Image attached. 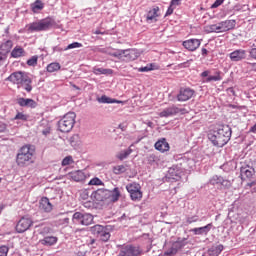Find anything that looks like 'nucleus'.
<instances>
[{"label":"nucleus","instance_id":"nucleus-13","mask_svg":"<svg viewBox=\"0 0 256 256\" xmlns=\"http://www.w3.org/2000/svg\"><path fill=\"white\" fill-rule=\"evenodd\" d=\"M195 95V90L191 88H180V91L177 95V101H189Z\"/></svg>","mask_w":256,"mask_h":256},{"label":"nucleus","instance_id":"nucleus-38","mask_svg":"<svg viewBox=\"0 0 256 256\" xmlns=\"http://www.w3.org/2000/svg\"><path fill=\"white\" fill-rule=\"evenodd\" d=\"M37 61H39V56H32L27 60V65H29V67H35L37 65Z\"/></svg>","mask_w":256,"mask_h":256},{"label":"nucleus","instance_id":"nucleus-46","mask_svg":"<svg viewBox=\"0 0 256 256\" xmlns=\"http://www.w3.org/2000/svg\"><path fill=\"white\" fill-rule=\"evenodd\" d=\"M39 233L42 235V237H46L45 235H49V233H51V228L44 227L39 231Z\"/></svg>","mask_w":256,"mask_h":256},{"label":"nucleus","instance_id":"nucleus-14","mask_svg":"<svg viewBox=\"0 0 256 256\" xmlns=\"http://www.w3.org/2000/svg\"><path fill=\"white\" fill-rule=\"evenodd\" d=\"M182 46L184 49H187V51H197V49L201 47V40L195 38L188 39L183 41Z\"/></svg>","mask_w":256,"mask_h":256},{"label":"nucleus","instance_id":"nucleus-45","mask_svg":"<svg viewBox=\"0 0 256 256\" xmlns=\"http://www.w3.org/2000/svg\"><path fill=\"white\" fill-rule=\"evenodd\" d=\"M197 221H199V217L192 216V217L187 218L186 223H187V225H191V223H197Z\"/></svg>","mask_w":256,"mask_h":256},{"label":"nucleus","instance_id":"nucleus-1","mask_svg":"<svg viewBox=\"0 0 256 256\" xmlns=\"http://www.w3.org/2000/svg\"><path fill=\"white\" fill-rule=\"evenodd\" d=\"M231 133V127L223 125L217 130L210 131L208 139L214 147H225L231 141Z\"/></svg>","mask_w":256,"mask_h":256},{"label":"nucleus","instance_id":"nucleus-60","mask_svg":"<svg viewBox=\"0 0 256 256\" xmlns=\"http://www.w3.org/2000/svg\"><path fill=\"white\" fill-rule=\"evenodd\" d=\"M219 251H223V245L218 246Z\"/></svg>","mask_w":256,"mask_h":256},{"label":"nucleus","instance_id":"nucleus-42","mask_svg":"<svg viewBox=\"0 0 256 256\" xmlns=\"http://www.w3.org/2000/svg\"><path fill=\"white\" fill-rule=\"evenodd\" d=\"M88 185H103V181H101V179L98 177H95L89 181Z\"/></svg>","mask_w":256,"mask_h":256},{"label":"nucleus","instance_id":"nucleus-29","mask_svg":"<svg viewBox=\"0 0 256 256\" xmlns=\"http://www.w3.org/2000/svg\"><path fill=\"white\" fill-rule=\"evenodd\" d=\"M119 197H121V192L119 191V188H114L112 191H110L109 198L110 201L113 203L119 201Z\"/></svg>","mask_w":256,"mask_h":256},{"label":"nucleus","instance_id":"nucleus-63","mask_svg":"<svg viewBox=\"0 0 256 256\" xmlns=\"http://www.w3.org/2000/svg\"><path fill=\"white\" fill-rule=\"evenodd\" d=\"M93 243H95V239H92V240H91V245H93Z\"/></svg>","mask_w":256,"mask_h":256},{"label":"nucleus","instance_id":"nucleus-7","mask_svg":"<svg viewBox=\"0 0 256 256\" xmlns=\"http://www.w3.org/2000/svg\"><path fill=\"white\" fill-rule=\"evenodd\" d=\"M126 191L130 194L132 201L139 202L143 199V191H141V184L133 182L126 185Z\"/></svg>","mask_w":256,"mask_h":256},{"label":"nucleus","instance_id":"nucleus-36","mask_svg":"<svg viewBox=\"0 0 256 256\" xmlns=\"http://www.w3.org/2000/svg\"><path fill=\"white\" fill-rule=\"evenodd\" d=\"M28 119H29V115L23 112H18L14 117V121H28Z\"/></svg>","mask_w":256,"mask_h":256},{"label":"nucleus","instance_id":"nucleus-28","mask_svg":"<svg viewBox=\"0 0 256 256\" xmlns=\"http://www.w3.org/2000/svg\"><path fill=\"white\" fill-rule=\"evenodd\" d=\"M25 55V49L21 46H16L12 52H11V57L14 59H18V57H23Z\"/></svg>","mask_w":256,"mask_h":256},{"label":"nucleus","instance_id":"nucleus-20","mask_svg":"<svg viewBox=\"0 0 256 256\" xmlns=\"http://www.w3.org/2000/svg\"><path fill=\"white\" fill-rule=\"evenodd\" d=\"M246 57L247 51L243 49H238L230 53L231 61H243V59H246Z\"/></svg>","mask_w":256,"mask_h":256},{"label":"nucleus","instance_id":"nucleus-62","mask_svg":"<svg viewBox=\"0 0 256 256\" xmlns=\"http://www.w3.org/2000/svg\"><path fill=\"white\" fill-rule=\"evenodd\" d=\"M253 69H256V63L252 64Z\"/></svg>","mask_w":256,"mask_h":256},{"label":"nucleus","instance_id":"nucleus-49","mask_svg":"<svg viewBox=\"0 0 256 256\" xmlns=\"http://www.w3.org/2000/svg\"><path fill=\"white\" fill-rule=\"evenodd\" d=\"M140 73H146L147 71H153V68L151 66L141 67L138 69Z\"/></svg>","mask_w":256,"mask_h":256},{"label":"nucleus","instance_id":"nucleus-41","mask_svg":"<svg viewBox=\"0 0 256 256\" xmlns=\"http://www.w3.org/2000/svg\"><path fill=\"white\" fill-rule=\"evenodd\" d=\"M71 163H73V157L72 156H66L63 160H62V166L66 167V165H71Z\"/></svg>","mask_w":256,"mask_h":256},{"label":"nucleus","instance_id":"nucleus-44","mask_svg":"<svg viewBox=\"0 0 256 256\" xmlns=\"http://www.w3.org/2000/svg\"><path fill=\"white\" fill-rule=\"evenodd\" d=\"M99 102L100 103H115V101H113V99L107 97V96H102L100 99H99Z\"/></svg>","mask_w":256,"mask_h":256},{"label":"nucleus","instance_id":"nucleus-34","mask_svg":"<svg viewBox=\"0 0 256 256\" xmlns=\"http://www.w3.org/2000/svg\"><path fill=\"white\" fill-rule=\"evenodd\" d=\"M127 171V167L125 165H117L113 167V174L114 175H122Z\"/></svg>","mask_w":256,"mask_h":256},{"label":"nucleus","instance_id":"nucleus-32","mask_svg":"<svg viewBox=\"0 0 256 256\" xmlns=\"http://www.w3.org/2000/svg\"><path fill=\"white\" fill-rule=\"evenodd\" d=\"M43 7H45V5L41 1H36L31 4V9L33 13H39L40 11H42Z\"/></svg>","mask_w":256,"mask_h":256},{"label":"nucleus","instance_id":"nucleus-47","mask_svg":"<svg viewBox=\"0 0 256 256\" xmlns=\"http://www.w3.org/2000/svg\"><path fill=\"white\" fill-rule=\"evenodd\" d=\"M58 225H64V227H67L69 225V218H62L57 221Z\"/></svg>","mask_w":256,"mask_h":256},{"label":"nucleus","instance_id":"nucleus-21","mask_svg":"<svg viewBox=\"0 0 256 256\" xmlns=\"http://www.w3.org/2000/svg\"><path fill=\"white\" fill-rule=\"evenodd\" d=\"M68 177L69 179H72V181H76L77 183L85 181L86 179L85 172L81 170H76L68 173Z\"/></svg>","mask_w":256,"mask_h":256},{"label":"nucleus","instance_id":"nucleus-61","mask_svg":"<svg viewBox=\"0 0 256 256\" xmlns=\"http://www.w3.org/2000/svg\"><path fill=\"white\" fill-rule=\"evenodd\" d=\"M74 89H77L79 91V87L77 85H73Z\"/></svg>","mask_w":256,"mask_h":256},{"label":"nucleus","instance_id":"nucleus-24","mask_svg":"<svg viewBox=\"0 0 256 256\" xmlns=\"http://www.w3.org/2000/svg\"><path fill=\"white\" fill-rule=\"evenodd\" d=\"M157 17H159V7H154L150 9L146 15L147 23H153V21H157Z\"/></svg>","mask_w":256,"mask_h":256},{"label":"nucleus","instance_id":"nucleus-57","mask_svg":"<svg viewBox=\"0 0 256 256\" xmlns=\"http://www.w3.org/2000/svg\"><path fill=\"white\" fill-rule=\"evenodd\" d=\"M209 73L210 72L208 70H206V71L201 73V77H209Z\"/></svg>","mask_w":256,"mask_h":256},{"label":"nucleus","instance_id":"nucleus-33","mask_svg":"<svg viewBox=\"0 0 256 256\" xmlns=\"http://www.w3.org/2000/svg\"><path fill=\"white\" fill-rule=\"evenodd\" d=\"M46 69L48 73H55V71H59V69H61V64L57 62H53V63H50Z\"/></svg>","mask_w":256,"mask_h":256},{"label":"nucleus","instance_id":"nucleus-26","mask_svg":"<svg viewBox=\"0 0 256 256\" xmlns=\"http://www.w3.org/2000/svg\"><path fill=\"white\" fill-rule=\"evenodd\" d=\"M211 227H213V224L209 223L204 227L193 228L192 233H194V235H207V233L211 231Z\"/></svg>","mask_w":256,"mask_h":256},{"label":"nucleus","instance_id":"nucleus-17","mask_svg":"<svg viewBox=\"0 0 256 256\" xmlns=\"http://www.w3.org/2000/svg\"><path fill=\"white\" fill-rule=\"evenodd\" d=\"M241 179H252L253 175H255V168L245 165L240 169Z\"/></svg>","mask_w":256,"mask_h":256},{"label":"nucleus","instance_id":"nucleus-35","mask_svg":"<svg viewBox=\"0 0 256 256\" xmlns=\"http://www.w3.org/2000/svg\"><path fill=\"white\" fill-rule=\"evenodd\" d=\"M223 77H221V71H217L214 76H208L206 78V83H211V81H221Z\"/></svg>","mask_w":256,"mask_h":256},{"label":"nucleus","instance_id":"nucleus-39","mask_svg":"<svg viewBox=\"0 0 256 256\" xmlns=\"http://www.w3.org/2000/svg\"><path fill=\"white\" fill-rule=\"evenodd\" d=\"M79 47H83V44L79 43V42H73L71 44H69L64 51H69V49H79Z\"/></svg>","mask_w":256,"mask_h":256},{"label":"nucleus","instance_id":"nucleus-40","mask_svg":"<svg viewBox=\"0 0 256 256\" xmlns=\"http://www.w3.org/2000/svg\"><path fill=\"white\" fill-rule=\"evenodd\" d=\"M223 181L222 177L219 176H213V178L210 180V183L212 185H221V182Z\"/></svg>","mask_w":256,"mask_h":256},{"label":"nucleus","instance_id":"nucleus-16","mask_svg":"<svg viewBox=\"0 0 256 256\" xmlns=\"http://www.w3.org/2000/svg\"><path fill=\"white\" fill-rule=\"evenodd\" d=\"M183 111L179 107L172 105L159 113V117H173V115H178Z\"/></svg>","mask_w":256,"mask_h":256},{"label":"nucleus","instance_id":"nucleus-30","mask_svg":"<svg viewBox=\"0 0 256 256\" xmlns=\"http://www.w3.org/2000/svg\"><path fill=\"white\" fill-rule=\"evenodd\" d=\"M94 75H113L112 69L93 68Z\"/></svg>","mask_w":256,"mask_h":256},{"label":"nucleus","instance_id":"nucleus-6","mask_svg":"<svg viewBox=\"0 0 256 256\" xmlns=\"http://www.w3.org/2000/svg\"><path fill=\"white\" fill-rule=\"evenodd\" d=\"M77 115L75 112H68L63 116V118L58 122V129L61 133H69L73 126L75 125V118Z\"/></svg>","mask_w":256,"mask_h":256},{"label":"nucleus","instance_id":"nucleus-25","mask_svg":"<svg viewBox=\"0 0 256 256\" xmlns=\"http://www.w3.org/2000/svg\"><path fill=\"white\" fill-rule=\"evenodd\" d=\"M11 49H13V41L8 40L1 44L0 46V53L7 57L9 53H11Z\"/></svg>","mask_w":256,"mask_h":256},{"label":"nucleus","instance_id":"nucleus-3","mask_svg":"<svg viewBox=\"0 0 256 256\" xmlns=\"http://www.w3.org/2000/svg\"><path fill=\"white\" fill-rule=\"evenodd\" d=\"M7 81H10V83H13V85H17L18 89H21V87H23V89H25L27 93H31V91H33V80L26 72H14L7 78Z\"/></svg>","mask_w":256,"mask_h":256},{"label":"nucleus","instance_id":"nucleus-8","mask_svg":"<svg viewBox=\"0 0 256 256\" xmlns=\"http://www.w3.org/2000/svg\"><path fill=\"white\" fill-rule=\"evenodd\" d=\"M143 253L139 245L127 244L120 247L118 256H140Z\"/></svg>","mask_w":256,"mask_h":256},{"label":"nucleus","instance_id":"nucleus-5","mask_svg":"<svg viewBox=\"0 0 256 256\" xmlns=\"http://www.w3.org/2000/svg\"><path fill=\"white\" fill-rule=\"evenodd\" d=\"M237 22L235 20H225L217 24H211L205 27L207 33H227L235 29Z\"/></svg>","mask_w":256,"mask_h":256},{"label":"nucleus","instance_id":"nucleus-37","mask_svg":"<svg viewBox=\"0 0 256 256\" xmlns=\"http://www.w3.org/2000/svg\"><path fill=\"white\" fill-rule=\"evenodd\" d=\"M174 5H180L179 1H172L168 10L166 11L165 17H169V15H173V11H175Z\"/></svg>","mask_w":256,"mask_h":256},{"label":"nucleus","instance_id":"nucleus-23","mask_svg":"<svg viewBox=\"0 0 256 256\" xmlns=\"http://www.w3.org/2000/svg\"><path fill=\"white\" fill-rule=\"evenodd\" d=\"M57 241H59V238L56 236H44L43 239L39 240V244L45 247H53V245L57 244Z\"/></svg>","mask_w":256,"mask_h":256},{"label":"nucleus","instance_id":"nucleus-55","mask_svg":"<svg viewBox=\"0 0 256 256\" xmlns=\"http://www.w3.org/2000/svg\"><path fill=\"white\" fill-rule=\"evenodd\" d=\"M202 55L203 57H207V55L209 54V51L207 50V48H202Z\"/></svg>","mask_w":256,"mask_h":256},{"label":"nucleus","instance_id":"nucleus-48","mask_svg":"<svg viewBox=\"0 0 256 256\" xmlns=\"http://www.w3.org/2000/svg\"><path fill=\"white\" fill-rule=\"evenodd\" d=\"M224 189H230L231 187V181L222 179V182L220 183Z\"/></svg>","mask_w":256,"mask_h":256},{"label":"nucleus","instance_id":"nucleus-15","mask_svg":"<svg viewBox=\"0 0 256 256\" xmlns=\"http://www.w3.org/2000/svg\"><path fill=\"white\" fill-rule=\"evenodd\" d=\"M109 195H111V191L107 189H98L92 193V199H95V201H105L109 199Z\"/></svg>","mask_w":256,"mask_h":256},{"label":"nucleus","instance_id":"nucleus-18","mask_svg":"<svg viewBox=\"0 0 256 256\" xmlns=\"http://www.w3.org/2000/svg\"><path fill=\"white\" fill-rule=\"evenodd\" d=\"M40 211H44V213H51L53 211V204L49 201V198L42 197L39 202Z\"/></svg>","mask_w":256,"mask_h":256},{"label":"nucleus","instance_id":"nucleus-64","mask_svg":"<svg viewBox=\"0 0 256 256\" xmlns=\"http://www.w3.org/2000/svg\"><path fill=\"white\" fill-rule=\"evenodd\" d=\"M249 185V187H253V183H250V184H248Z\"/></svg>","mask_w":256,"mask_h":256},{"label":"nucleus","instance_id":"nucleus-27","mask_svg":"<svg viewBox=\"0 0 256 256\" xmlns=\"http://www.w3.org/2000/svg\"><path fill=\"white\" fill-rule=\"evenodd\" d=\"M102 53H106V55H110V57H116V59H121V50L112 47L103 49Z\"/></svg>","mask_w":256,"mask_h":256},{"label":"nucleus","instance_id":"nucleus-59","mask_svg":"<svg viewBox=\"0 0 256 256\" xmlns=\"http://www.w3.org/2000/svg\"><path fill=\"white\" fill-rule=\"evenodd\" d=\"M112 101H114V103H123V101H121V100H116V99H112Z\"/></svg>","mask_w":256,"mask_h":256},{"label":"nucleus","instance_id":"nucleus-51","mask_svg":"<svg viewBox=\"0 0 256 256\" xmlns=\"http://www.w3.org/2000/svg\"><path fill=\"white\" fill-rule=\"evenodd\" d=\"M168 173L172 175V179H177V174H175V168H170Z\"/></svg>","mask_w":256,"mask_h":256},{"label":"nucleus","instance_id":"nucleus-22","mask_svg":"<svg viewBox=\"0 0 256 256\" xmlns=\"http://www.w3.org/2000/svg\"><path fill=\"white\" fill-rule=\"evenodd\" d=\"M17 103L20 107H30V109L37 107V103L31 98H18Z\"/></svg>","mask_w":256,"mask_h":256},{"label":"nucleus","instance_id":"nucleus-43","mask_svg":"<svg viewBox=\"0 0 256 256\" xmlns=\"http://www.w3.org/2000/svg\"><path fill=\"white\" fill-rule=\"evenodd\" d=\"M8 253H9V247L5 245L0 246V256H7Z\"/></svg>","mask_w":256,"mask_h":256},{"label":"nucleus","instance_id":"nucleus-52","mask_svg":"<svg viewBox=\"0 0 256 256\" xmlns=\"http://www.w3.org/2000/svg\"><path fill=\"white\" fill-rule=\"evenodd\" d=\"M222 3L223 1H216L211 5V9H217V7L221 6Z\"/></svg>","mask_w":256,"mask_h":256},{"label":"nucleus","instance_id":"nucleus-31","mask_svg":"<svg viewBox=\"0 0 256 256\" xmlns=\"http://www.w3.org/2000/svg\"><path fill=\"white\" fill-rule=\"evenodd\" d=\"M133 153V150L131 148H128L127 150H124L116 155L117 159L120 161H123L124 159H127L131 154Z\"/></svg>","mask_w":256,"mask_h":256},{"label":"nucleus","instance_id":"nucleus-12","mask_svg":"<svg viewBox=\"0 0 256 256\" xmlns=\"http://www.w3.org/2000/svg\"><path fill=\"white\" fill-rule=\"evenodd\" d=\"M139 55V50L135 48L120 50V59L124 57L125 61H135L139 59Z\"/></svg>","mask_w":256,"mask_h":256},{"label":"nucleus","instance_id":"nucleus-11","mask_svg":"<svg viewBox=\"0 0 256 256\" xmlns=\"http://www.w3.org/2000/svg\"><path fill=\"white\" fill-rule=\"evenodd\" d=\"M33 226V220L29 217H22L18 223L16 224L17 233H25V231H29Z\"/></svg>","mask_w":256,"mask_h":256},{"label":"nucleus","instance_id":"nucleus-54","mask_svg":"<svg viewBox=\"0 0 256 256\" xmlns=\"http://www.w3.org/2000/svg\"><path fill=\"white\" fill-rule=\"evenodd\" d=\"M148 160L150 162H153L155 163V161H157V156L155 154H151L149 157H148Z\"/></svg>","mask_w":256,"mask_h":256},{"label":"nucleus","instance_id":"nucleus-56","mask_svg":"<svg viewBox=\"0 0 256 256\" xmlns=\"http://www.w3.org/2000/svg\"><path fill=\"white\" fill-rule=\"evenodd\" d=\"M5 59H7V57L0 52V65L3 63V61H5Z\"/></svg>","mask_w":256,"mask_h":256},{"label":"nucleus","instance_id":"nucleus-2","mask_svg":"<svg viewBox=\"0 0 256 256\" xmlns=\"http://www.w3.org/2000/svg\"><path fill=\"white\" fill-rule=\"evenodd\" d=\"M35 153V145H23L16 155V164L18 167H27L28 165H31V163H33V158L35 157Z\"/></svg>","mask_w":256,"mask_h":256},{"label":"nucleus","instance_id":"nucleus-10","mask_svg":"<svg viewBox=\"0 0 256 256\" xmlns=\"http://www.w3.org/2000/svg\"><path fill=\"white\" fill-rule=\"evenodd\" d=\"M72 219L77 225L89 226L93 224V215L89 213L76 212L73 214Z\"/></svg>","mask_w":256,"mask_h":256},{"label":"nucleus","instance_id":"nucleus-9","mask_svg":"<svg viewBox=\"0 0 256 256\" xmlns=\"http://www.w3.org/2000/svg\"><path fill=\"white\" fill-rule=\"evenodd\" d=\"M92 235L98 237L101 241L107 242L111 239V234L107 231V228L103 225H94L90 228Z\"/></svg>","mask_w":256,"mask_h":256},{"label":"nucleus","instance_id":"nucleus-4","mask_svg":"<svg viewBox=\"0 0 256 256\" xmlns=\"http://www.w3.org/2000/svg\"><path fill=\"white\" fill-rule=\"evenodd\" d=\"M26 27L28 31H30V33L49 31V29H53V27H55V20L51 17H47L37 22H32L28 24Z\"/></svg>","mask_w":256,"mask_h":256},{"label":"nucleus","instance_id":"nucleus-19","mask_svg":"<svg viewBox=\"0 0 256 256\" xmlns=\"http://www.w3.org/2000/svg\"><path fill=\"white\" fill-rule=\"evenodd\" d=\"M154 147L157 151H160V153H167V151L171 149V147L169 146V142H167V139L165 138L158 140L155 143Z\"/></svg>","mask_w":256,"mask_h":256},{"label":"nucleus","instance_id":"nucleus-58","mask_svg":"<svg viewBox=\"0 0 256 256\" xmlns=\"http://www.w3.org/2000/svg\"><path fill=\"white\" fill-rule=\"evenodd\" d=\"M94 34H95V35H107V32H101V31H99V30H96V31L94 32Z\"/></svg>","mask_w":256,"mask_h":256},{"label":"nucleus","instance_id":"nucleus-53","mask_svg":"<svg viewBox=\"0 0 256 256\" xmlns=\"http://www.w3.org/2000/svg\"><path fill=\"white\" fill-rule=\"evenodd\" d=\"M6 129H7V125L3 122H0V133L5 132Z\"/></svg>","mask_w":256,"mask_h":256},{"label":"nucleus","instance_id":"nucleus-50","mask_svg":"<svg viewBox=\"0 0 256 256\" xmlns=\"http://www.w3.org/2000/svg\"><path fill=\"white\" fill-rule=\"evenodd\" d=\"M249 55H250L251 59H255V61H256V48L250 49Z\"/></svg>","mask_w":256,"mask_h":256}]
</instances>
